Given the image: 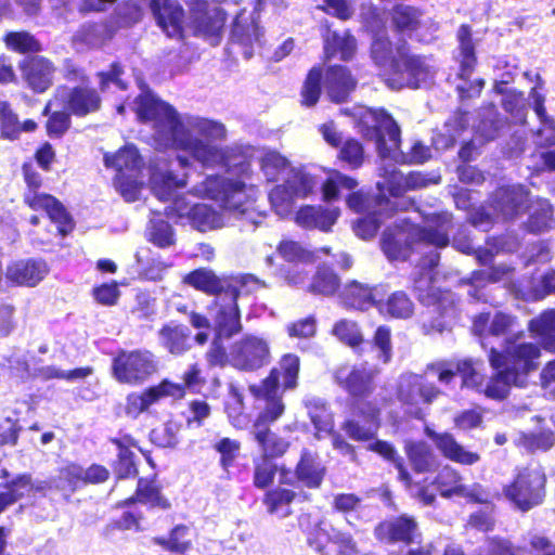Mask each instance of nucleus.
<instances>
[{
	"label": "nucleus",
	"instance_id": "61",
	"mask_svg": "<svg viewBox=\"0 0 555 555\" xmlns=\"http://www.w3.org/2000/svg\"><path fill=\"white\" fill-rule=\"evenodd\" d=\"M4 41L9 49L21 53L41 51L40 42L27 31L8 33Z\"/></svg>",
	"mask_w": 555,
	"mask_h": 555
},
{
	"label": "nucleus",
	"instance_id": "62",
	"mask_svg": "<svg viewBox=\"0 0 555 555\" xmlns=\"http://www.w3.org/2000/svg\"><path fill=\"white\" fill-rule=\"evenodd\" d=\"M54 482L55 488L74 492L78 487L85 485L83 468L77 464H69L60 470Z\"/></svg>",
	"mask_w": 555,
	"mask_h": 555
},
{
	"label": "nucleus",
	"instance_id": "50",
	"mask_svg": "<svg viewBox=\"0 0 555 555\" xmlns=\"http://www.w3.org/2000/svg\"><path fill=\"white\" fill-rule=\"evenodd\" d=\"M480 116L477 131L487 141L498 138L507 127V119L502 117L494 106L487 107Z\"/></svg>",
	"mask_w": 555,
	"mask_h": 555
},
{
	"label": "nucleus",
	"instance_id": "22",
	"mask_svg": "<svg viewBox=\"0 0 555 555\" xmlns=\"http://www.w3.org/2000/svg\"><path fill=\"white\" fill-rule=\"evenodd\" d=\"M399 205L397 201L392 202L384 194L376 196L372 211H369L354 222L353 231L356 235L363 240L373 237L384 220L393 216Z\"/></svg>",
	"mask_w": 555,
	"mask_h": 555
},
{
	"label": "nucleus",
	"instance_id": "23",
	"mask_svg": "<svg viewBox=\"0 0 555 555\" xmlns=\"http://www.w3.org/2000/svg\"><path fill=\"white\" fill-rule=\"evenodd\" d=\"M27 86L36 93L46 92L53 85L54 64L44 56L26 57L20 65Z\"/></svg>",
	"mask_w": 555,
	"mask_h": 555
},
{
	"label": "nucleus",
	"instance_id": "3",
	"mask_svg": "<svg viewBox=\"0 0 555 555\" xmlns=\"http://www.w3.org/2000/svg\"><path fill=\"white\" fill-rule=\"evenodd\" d=\"M359 126L363 135L375 142L383 162L422 164L430 157V150L416 141L408 153L400 150V128L385 111L370 107L361 108Z\"/></svg>",
	"mask_w": 555,
	"mask_h": 555
},
{
	"label": "nucleus",
	"instance_id": "47",
	"mask_svg": "<svg viewBox=\"0 0 555 555\" xmlns=\"http://www.w3.org/2000/svg\"><path fill=\"white\" fill-rule=\"evenodd\" d=\"M421 16L422 13L416 8L398 4L392 10L391 20L398 31L411 37L421 24Z\"/></svg>",
	"mask_w": 555,
	"mask_h": 555
},
{
	"label": "nucleus",
	"instance_id": "6",
	"mask_svg": "<svg viewBox=\"0 0 555 555\" xmlns=\"http://www.w3.org/2000/svg\"><path fill=\"white\" fill-rule=\"evenodd\" d=\"M545 481V474L539 466H527L517 470L513 482L504 487L503 493L518 509L527 512L542 503Z\"/></svg>",
	"mask_w": 555,
	"mask_h": 555
},
{
	"label": "nucleus",
	"instance_id": "42",
	"mask_svg": "<svg viewBox=\"0 0 555 555\" xmlns=\"http://www.w3.org/2000/svg\"><path fill=\"white\" fill-rule=\"evenodd\" d=\"M553 207L547 199L539 198L529 208L527 229L532 233H543L554 227Z\"/></svg>",
	"mask_w": 555,
	"mask_h": 555
},
{
	"label": "nucleus",
	"instance_id": "48",
	"mask_svg": "<svg viewBox=\"0 0 555 555\" xmlns=\"http://www.w3.org/2000/svg\"><path fill=\"white\" fill-rule=\"evenodd\" d=\"M435 483L442 496L449 498L453 494L466 496L469 495L466 487L457 472L450 466H444L437 475Z\"/></svg>",
	"mask_w": 555,
	"mask_h": 555
},
{
	"label": "nucleus",
	"instance_id": "37",
	"mask_svg": "<svg viewBox=\"0 0 555 555\" xmlns=\"http://www.w3.org/2000/svg\"><path fill=\"white\" fill-rule=\"evenodd\" d=\"M356 51V39L348 31L343 35L327 30L324 36V53L327 60L339 56L343 61L352 57Z\"/></svg>",
	"mask_w": 555,
	"mask_h": 555
},
{
	"label": "nucleus",
	"instance_id": "20",
	"mask_svg": "<svg viewBox=\"0 0 555 555\" xmlns=\"http://www.w3.org/2000/svg\"><path fill=\"white\" fill-rule=\"evenodd\" d=\"M182 396L183 390L180 384L164 380L157 386L150 387L142 393L132 392L128 395L125 412L128 416L135 418L164 397L180 398Z\"/></svg>",
	"mask_w": 555,
	"mask_h": 555
},
{
	"label": "nucleus",
	"instance_id": "1",
	"mask_svg": "<svg viewBox=\"0 0 555 555\" xmlns=\"http://www.w3.org/2000/svg\"><path fill=\"white\" fill-rule=\"evenodd\" d=\"M134 105L138 118L152 125L159 147L184 151L205 168H221L242 177L232 180L209 176L196 192L219 203L223 210L249 217L255 190L243 179L248 176L250 164L237 150L221 144L228 134L222 122L198 115H180L173 106L151 92L139 95Z\"/></svg>",
	"mask_w": 555,
	"mask_h": 555
},
{
	"label": "nucleus",
	"instance_id": "46",
	"mask_svg": "<svg viewBox=\"0 0 555 555\" xmlns=\"http://www.w3.org/2000/svg\"><path fill=\"white\" fill-rule=\"evenodd\" d=\"M191 18L195 31L201 35H214L220 28V22L208 10V2L196 0L191 7Z\"/></svg>",
	"mask_w": 555,
	"mask_h": 555
},
{
	"label": "nucleus",
	"instance_id": "21",
	"mask_svg": "<svg viewBox=\"0 0 555 555\" xmlns=\"http://www.w3.org/2000/svg\"><path fill=\"white\" fill-rule=\"evenodd\" d=\"M519 327L517 319L504 312H496L491 315L490 313H480L474 318L473 333L480 338L481 346L486 348L483 338L486 336H514L517 334Z\"/></svg>",
	"mask_w": 555,
	"mask_h": 555
},
{
	"label": "nucleus",
	"instance_id": "54",
	"mask_svg": "<svg viewBox=\"0 0 555 555\" xmlns=\"http://www.w3.org/2000/svg\"><path fill=\"white\" fill-rule=\"evenodd\" d=\"M339 286V278L337 274L326 266H321L318 268L311 284L309 285V291L314 294L321 295H333Z\"/></svg>",
	"mask_w": 555,
	"mask_h": 555
},
{
	"label": "nucleus",
	"instance_id": "24",
	"mask_svg": "<svg viewBox=\"0 0 555 555\" xmlns=\"http://www.w3.org/2000/svg\"><path fill=\"white\" fill-rule=\"evenodd\" d=\"M385 295L386 291L383 286L369 287L358 281H352L345 285L339 298L344 306L364 311L371 307L378 309V304Z\"/></svg>",
	"mask_w": 555,
	"mask_h": 555
},
{
	"label": "nucleus",
	"instance_id": "14",
	"mask_svg": "<svg viewBox=\"0 0 555 555\" xmlns=\"http://www.w3.org/2000/svg\"><path fill=\"white\" fill-rule=\"evenodd\" d=\"M268 341L256 335H244L230 347V365L244 372H254L270 362Z\"/></svg>",
	"mask_w": 555,
	"mask_h": 555
},
{
	"label": "nucleus",
	"instance_id": "45",
	"mask_svg": "<svg viewBox=\"0 0 555 555\" xmlns=\"http://www.w3.org/2000/svg\"><path fill=\"white\" fill-rule=\"evenodd\" d=\"M371 53L374 62L379 67H389L391 73L400 70V55L393 56L391 42L385 33H378L374 36ZM397 54H399L397 52Z\"/></svg>",
	"mask_w": 555,
	"mask_h": 555
},
{
	"label": "nucleus",
	"instance_id": "25",
	"mask_svg": "<svg viewBox=\"0 0 555 555\" xmlns=\"http://www.w3.org/2000/svg\"><path fill=\"white\" fill-rule=\"evenodd\" d=\"M375 535L382 541L403 542L411 544L421 537L417 522L413 517L402 515L380 522L375 529Z\"/></svg>",
	"mask_w": 555,
	"mask_h": 555
},
{
	"label": "nucleus",
	"instance_id": "56",
	"mask_svg": "<svg viewBox=\"0 0 555 555\" xmlns=\"http://www.w3.org/2000/svg\"><path fill=\"white\" fill-rule=\"evenodd\" d=\"M188 534L189 528L178 525L170 531L168 539L156 537L153 539V542L167 551L182 554L191 547V541L185 539Z\"/></svg>",
	"mask_w": 555,
	"mask_h": 555
},
{
	"label": "nucleus",
	"instance_id": "60",
	"mask_svg": "<svg viewBox=\"0 0 555 555\" xmlns=\"http://www.w3.org/2000/svg\"><path fill=\"white\" fill-rule=\"evenodd\" d=\"M554 442V434L550 429L542 430L538 434L521 433L516 441L518 446L530 452H534L537 450L546 451L553 447Z\"/></svg>",
	"mask_w": 555,
	"mask_h": 555
},
{
	"label": "nucleus",
	"instance_id": "52",
	"mask_svg": "<svg viewBox=\"0 0 555 555\" xmlns=\"http://www.w3.org/2000/svg\"><path fill=\"white\" fill-rule=\"evenodd\" d=\"M296 494L292 490L275 489L266 494L264 504L270 514L276 515L279 518H285L291 515V503Z\"/></svg>",
	"mask_w": 555,
	"mask_h": 555
},
{
	"label": "nucleus",
	"instance_id": "36",
	"mask_svg": "<svg viewBox=\"0 0 555 555\" xmlns=\"http://www.w3.org/2000/svg\"><path fill=\"white\" fill-rule=\"evenodd\" d=\"M304 403L308 415L317 430L315 437L321 439L322 435H330L334 429V420L325 401L314 396H307Z\"/></svg>",
	"mask_w": 555,
	"mask_h": 555
},
{
	"label": "nucleus",
	"instance_id": "32",
	"mask_svg": "<svg viewBox=\"0 0 555 555\" xmlns=\"http://www.w3.org/2000/svg\"><path fill=\"white\" fill-rule=\"evenodd\" d=\"M300 530L306 537V542L310 548L320 555H326V547L332 542V537L324 521L320 518H312L309 514H304L298 519Z\"/></svg>",
	"mask_w": 555,
	"mask_h": 555
},
{
	"label": "nucleus",
	"instance_id": "55",
	"mask_svg": "<svg viewBox=\"0 0 555 555\" xmlns=\"http://www.w3.org/2000/svg\"><path fill=\"white\" fill-rule=\"evenodd\" d=\"M230 400L225 405V411L231 424L238 429L246 428L249 424V418L243 411V396L234 385L230 386Z\"/></svg>",
	"mask_w": 555,
	"mask_h": 555
},
{
	"label": "nucleus",
	"instance_id": "59",
	"mask_svg": "<svg viewBox=\"0 0 555 555\" xmlns=\"http://www.w3.org/2000/svg\"><path fill=\"white\" fill-rule=\"evenodd\" d=\"M0 131L1 137L9 140H16L21 134L18 117L5 101H0Z\"/></svg>",
	"mask_w": 555,
	"mask_h": 555
},
{
	"label": "nucleus",
	"instance_id": "16",
	"mask_svg": "<svg viewBox=\"0 0 555 555\" xmlns=\"http://www.w3.org/2000/svg\"><path fill=\"white\" fill-rule=\"evenodd\" d=\"M165 215L170 219L186 218L191 225L201 232L224 225L223 217L217 210L206 204L191 205L185 198H176L165 208Z\"/></svg>",
	"mask_w": 555,
	"mask_h": 555
},
{
	"label": "nucleus",
	"instance_id": "27",
	"mask_svg": "<svg viewBox=\"0 0 555 555\" xmlns=\"http://www.w3.org/2000/svg\"><path fill=\"white\" fill-rule=\"evenodd\" d=\"M49 268L42 259H26L13 262L7 268V278L11 282L33 287L48 274Z\"/></svg>",
	"mask_w": 555,
	"mask_h": 555
},
{
	"label": "nucleus",
	"instance_id": "26",
	"mask_svg": "<svg viewBox=\"0 0 555 555\" xmlns=\"http://www.w3.org/2000/svg\"><path fill=\"white\" fill-rule=\"evenodd\" d=\"M357 409L364 417L365 424L361 425L356 420H348L341 428L356 441H369L375 437L378 429L379 409L370 402H361Z\"/></svg>",
	"mask_w": 555,
	"mask_h": 555
},
{
	"label": "nucleus",
	"instance_id": "7",
	"mask_svg": "<svg viewBox=\"0 0 555 555\" xmlns=\"http://www.w3.org/2000/svg\"><path fill=\"white\" fill-rule=\"evenodd\" d=\"M441 391L423 375L405 372L397 380L396 396L406 411L417 420L426 415L423 406H429Z\"/></svg>",
	"mask_w": 555,
	"mask_h": 555
},
{
	"label": "nucleus",
	"instance_id": "2",
	"mask_svg": "<svg viewBox=\"0 0 555 555\" xmlns=\"http://www.w3.org/2000/svg\"><path fill=\"white\" fill-rule=\"evenodd\" d=\"M451 215L448 212L433 214L424 217V224L416 225L411 217L398 215L393 224L386 228L382 236V249L390 260H405L413 245L421 247L423 254L418 262V275L414 278L413 287L418 300L434 307L440 319L433 320L431 330L443 333L450 330L456 315L457 299L449 289L436 286L433 270L438 266L439 248L449 245Z\"/></svg>",
	"mask_w": 555,
	"mask_h": 555
},
{
	"label": "nucleus",
	"instance_id": "38",
	"mask_svg": "<svg viewBox=\"0 0 555 555\" xmlns=\"http://www.w3.org/2000/svg\"><path fill=\"white\" fill-rule=\"evenodd\" d=\"M404 450L415 472L427 473L436 468L437 456L427 442L406 441Z\"/></svg>",
	"mask_w": 555,
	"mask_h": 555
},
{
	"label": "nucleus",
	"instance_id": "64",
	"mask_svg": "<svg viewBox=\"0 0 555 555\" xmlns=\"http://www.w3.org/2000/svg\"><path fill=\"white\" fill-rule=\"evenodd\" d=\"M260 167L268 181H274L288 168V162L278 152L266 153L260 160Z\"/></svg>",
	"mask_w": 555,
	"mask_h": 555
},
{
	"label": "nucleus",
	"instance_id": "58",
	"mask_svg": "<svg viewBox=\"0 0 555 555\" xmlns=\"http://www.w3.org/2000/svg\"><path fill=\"white\" fill-rule=\"evenodd\" d=\"M358 186V181L351 177L335 172L323 184V197L325 201H334L341 191H353Z\"/></svg>",
	"mask_w": 555,
	"mask_h": 555
},
{
	"label": "nucleus",
	"instance_id": "29",
	"mask_svg": "<svg viewBox=\"0 0 555 555\" xmlns=\"http://www.w3.org/2000/svg\"><path fill=\"white\" fill-rule=\"evenodd\" d=\"M159 345L173 356H181L192 348L191 331L183 324L170 322L158 332Z\"/></svg>",
	"mask_w": 555,
	"mask_h": 555
},
{
	"label": "nucleus",
	"instance_id": "11",
	"mask_svg": "<svg viewBox=\"0 0 555 555\" xmlns=\"http://www.w3.org/2000/svg\"><path fill=\"white\" fill-rule=\"evenodd\" d=\"M459 41V53L456 60L460 63V69L455 77V88L461 99L478 95L483 88V80H470L477 59L475 54V42L472 37V28L468 25H462L456 34Z\"/></svg>",
	"mask_w": 555,
	"mask_h": 555
},
{
	"label": "nucleus",
	"instance_id": "30",
	"mask_svg": "<svg viewBox=\"0 0 555 555\" xmlns=\"http://www.w3.org/2000/svg\"><path fill=\"white\" fill-rule=\"evenodd\" d=\"M494 207L506 218H512L524 209L528 202V191L525 186H503L494 193Z\"/></svg>",
	"mask_w": 555,
	"mask_h": 555
},
{
	"label": "nucleus",
	"instance_id": "53",
	"mask_svg": "<svg viewBox=\"0 0 555 555\" xmlns=\"http://www.w3.org/2000/svg\"><path fill=\"white\" fill-rule=\"evenodd\" d=\"M550 294H555V270L534 279L527 291H520L521 298L531 301L541 300Z\"/></svg>",
	"mask_w": 555,
	"mask_h": 555
},
{
	"label": "nucleus",
	"instance_id": "19",
	"mask_svg": "<svg viewBox=\"0 0 555 555\" xmlns=\"http://www.w3.org/2000/svg\"><path fill=\"white\" fill-rule=\"evenodd\" d=\"M378 371L366 363L359 366H341L335 372V379L350 396L358 399L369 397L375 389L374 379Z\"/></svg>",
	"mask_w": 555,
	"mask_h": 555
},
{
	"label": "nucleus",
	"instance_id": "39",
	"mask_svg": "<svg viewBox=\"0 0 555 555\" xmlns=\"http://www.w3.org/2000/svg\"><path fill=\"white\" fill-rule=\"evenodd\" d=\"M324 467L317 456L304 451L296 467L297 479L308 488H319L324 477Z\"/></svg>",
	"mask_w": 555,
	"mask_h": 555
},
{
	"label": "nucleus",
	"instance_id": "15",
	"mask_svg": "<svg viewBox=\"0 0 555 555\" xmlns=\"http://www.w3.org/2000/svg\"><path fill=\"white\" fill-rule=\"evenodd\" d=\"M313 189V179L302 171H292L284 184L274 186L269 193L270 204L280 217H287L297 198L306 197Z\"/></svg>",
	"mask_w": 555,
	"mask_h": 555
},
{
	"label": "nucleus",
	"instance_id": "8",
	"mask_svg": "<svg viewBox=\"0 0 555 555\" xmlns=\"http://www.w3.org/2000/svg\"><path fill=\"white\" fill-rule=\"evenodd\" d=\"M191 165L188 157L178 156L175 160L167 163L164 159H158L153 167H151V190L153 194L162 202L171 201L176 198H184L178 196L179 190L186 185V173H178L177 167L184 170Z\"/></svg>",
	"mask_w": 555,
	"mask_h": 555
},
{
	"label": "nucleus",
	"instance_id": "51",
	"mask_svg": "<svg viewBox=\"0 0 555 555\" xmlns=\"http://www.w3.org/2000/svg\"><path fill=\"white\" fill-rule=\"evenodd\" d=\"M135 501L163 509L170 507L169 502L160 495V492L154 481L145 479H140L138 481L135 498L129 499L125 504H130Z\"/></svg>",
	"mask_w": 555,
	"mask_h": 555
},
{
	"label": "nucleus",
	"instance_id": "4",
	"mask_svg": "<svg viewBox=\"0 0 555 555\" xmlns=\"http://www.w3.org/2000/svg\"><path fill=\"white\" fill-rule=\"evenodd\" d=\"M300 361L296 354H285L279 367L271 370L269 376L259 385H250L249 390L257 400H263L264 406L257 416L254 427H269L278 421L285 411L280 393V380L283 378L284 389H294L297 386Z\"/></svg>",
	"mask_w": 555,
	"mask_h": 555
},
{
	"label": "nucleus",
	"instance_id": "9",
	"mask_svg": "<svg viewBox=\"0 0 555 555\" xmlns=\"http://www.w3.org/2000/svg\"><path fill=\"white\" fill-rule=\"evenodd\" d=\"M112 369L119 383L138 386L157 371V360L145 349L122 350L113 359Z\"/></svg>",
	"mask_w": 555,
	"mask_h": 555
},
{
	"label": "nucleus",
	"instance_id": "57",
	"mask_svg": "<svg viewBox=\"0 0 555 555\" xmlns=\"http://www.w3.org/2000/svg\"><path fill=\"white\" fill-rule=\"evenodd\" d=\"M149 241L154 245L166 248L175 243V234L171 225L163 219H152L147 229Z\"/></svg>",
	"mask_w": 555,
	"mask_h": 555
},
{
	"label": "nucleus",
	"instance_id": "17",
	"mask_svg": "<svg viewBox=\"0 0 555 555\" xmlns=\"http://www.w3.org/2000/svg\"><path fill=\"white\" fill-rule=\"evenodd\" d=\"M59 102L65 103L64 107L72 114L86 116L100 108L101 98L96 90L88 87H59L55 91L54 99L47 103L43 115H49L53 107L59 106Z\"/></svg>",
	"mask_w": 555,
	"mask_h": 555
},
{
	"label": "nucleus",
	"instance_id": "44",
	"mask_svg": "<svg viewBox=\"0 0 555 555\" xmlns=\"http://www.w3.org/2000/svg\"><path fill=\"white\" fill-rule=\"evenodd\" d=\"M495 374L487 382L486 386L481 389L483 393L491 399H504L512 385L519 386L524 380H520L513 373L504 367H492Z\"/></svg>",
	"mask_w": 555,
	"mask_h": 555
},
{
	"label": "nucleus",
	"instance_id": "33",
	"mask_svg": "<svg viewBox=\"0 0 555 555\" xmlns=\"http://www.w3.org/2000/svg\"><path fill=\"white\" fill-rule=\"evenodd\" d=\"M356 88V80L344 66L330 67L325 77V89L332 101L340 103L347 100Z\"/></svg>",
	"mask_w": 555,
	"mask_h": 555
},
{
	"label": "nucleus",
	"instance_id": "34",
	"mask_svg": "<svg viewBox=\"0 0 555 555\" xmlns=\"http://www.w3.org/2000/svg\"><path fill=\"white\" fill-rule=\"evenodd\" d=\"M104 163L106 167L114 168L117 171L116 176L122 175V177L129 173L140 175L143 167V160L133 145H127L114 155L105 154Z\"/></svg>",
	"mask_w": 555,
	"mask_h": 555
},
{
	"label": "nucleus",
	"instance_id": "10",
	"mask_svg": "<svg viewBox=\"0 0 555 555\" xmlns=\"http://www.w3.org/2000/svg\"><path fill=\"white\" fill-rule=\"evenodd\" d=\"M378 170L380 179L377 181L376 186L380 194L385 195V192H388L393 197L391 201H397L400 204L397 210H406L409 206H413L410 199L400 198L405 191L422 189L430 183V179L418 171L404 176L391 162H383Z\"/></svg>",
	"mask_w": 555,
	"mask_h": 555
},
{
	"label": "nucleus",
	"instance_id": "49",
	"mask_svg": "<svg viewBox=\"0 0 555 555\" xmlns=\"http://www.w3.org/2000/svg\"><path fill=\"white\" fill-rule=\"evenodd\" d=\"M367 449L392 463L398 470L399 479L408 487L411 485V475L403 464V459L398 454L396 448L391 443L384 440H376L370 443Z\"/></svg>",
	"mask_w": 555,
	"mask_h": 555
},
{
	"label": "nucleus",
	"instance_id": "13",
	"mask_svg": "<svg viewBox=\"0 0 555 555\" xmlns=\"http://www.w3.org/2000/svg\"><path fill=\"white\" fill-rule=\"evenodd\" d=\"M25 181L29 186L25 202L35 210H44L51 221L56 224L61 235L68 234L73 230L74 223L65 207L52 195L37 192L41 185L40 175L25 170Z\"/></svg>",
	"mask_w": 555,
	"mask_h": 555
},
{
	"label": "nucleus",
	"instance_id": "12",
	"mask_svg": "<svg viewBox=\"0 0 555 555\" xmlns=\"http://www.w3.org/2000/svg\"><path fill=\"white\" fill-rule=\"evenodd\" d=\"M400 55V70H393V77L389 83L393 88L406 86L417 89L427 87L434 81L436 74L435 65L431 59L420 55H409L404 44L398 46Z\"/></svg>",
	"mask_w": 555,
	"mask_h": 555
},
{
	"label": "nucleus",
	"instance_id": "35",
	"mask_svg": "<svg viewBox=\"0 0 555 555\" xmlns=\"http://www.w3.org/2000/svg\"><path fill=\"white\" fill-rule=\"evenodd\" d=\"M93 373L92 367H77L70 371H64L55 365H43L42 361L36 357H33V372L31 378H38L43 382L50 379H65L68 382H75L85 379Z\"/></svg>",
	"mask_w": 555,
	"mask_h": 555
},
{
	"label": "nucleus",
	"instance_id": "18",
	"mask_svg": "<svg viewBox=\"0 0 555 555\" xmlns=\"http://www.w3.org/2000/svg\"><path fill=\"white\" fill-rule=\"evenodd\" d=\"M240 291L229 286L215 299L214 327L218 338H231L242 331L241 313L237 306Z\"/></svg>",
	"mask_w": 555,
	"mask_h": 555
},
{
	"label": "nucleus",
	"instance_id": "28",
	"mask_svg": "<svg viewBox=\"0 0 555 555\" xmlns=\"http://www.w3.org/2000/svg\"><path fill=\"white\" fill-rule=\"evenodd\" d=\"M425 434L434 441L437 449L443 454V456L453 462L464 465H473L480 460L478 453L467 451L449 433L438 434L431 428L426 427Z\"/></svg>",
	"mask_w": 555,
	"mask_h": 555
},
{
	"label": "nucleus",
	"instance_id": "43",
	"mask_svg": "<svg viewBox=\"0 0 555 555\" xmlns=\"http://www.w3.org/2000/svg\"><path fill=\"white\" fill-rule=\"evenodd\" d=\"M251 434L263 454V459L281 456L289 447L288 441L271 431L269 427H253Z\"/></svg>",
	"mask_w": 555,
	"mask_h": 555
},
{
	"label": "nucleus",
	"instance_id": "5",
	"mask_svg": "<svg viewBox=\"0 0 555 555\" xmlns=\"http://www.w3.org/2000/svg\"><path fill=\"white\" fill-rule=\"evenodd\" d=\"M524 333L506 337L502 349L490 348L488 359L491 367H504L520 380L538 366L537 360L541 354L540 347L522 340Z\"/></svg>",
	"mask_w": 555,
	"mask_h": 555
},
{
	"label": "nucleus",
	"instance_id": "41",
	"mask_svg": "<svg viewBox=\"0 0 555 555\" xmlns=\"http://www.w3.org/2000/svg\"><path fill=\"white\" fill-rule=\"evenodd\" d=\"M184 282L198 291L216 295V297L225 292L229 286H232L219 279L211 270L204 268L189 273L184 278Z\"/></svg>",
	"mask_w": 555,
	"mask_h": 555
},
{
	"label": "nucleus",
	"instance_id": "63",
	"mask_svg": "<svg viewBox=\"0 0 555 555\" xmlns=\"http://www.w3.org/2000/svg\"><path fill=\"white\" fill-rule=\"evenodd\" d=\"M333 334L344 344L356 348L363 341L358 324L350 320H340L333 327Z\"/></svg>",
	"mask_w": 555,
	"mask_h": 555
},
{
	"label": "nucleus",
	"instance_id": "31",
	"mask_svg": "<svg viewBox=\"0 0 555 555\" xmlns=\"http://www.w3.org/2000/svg\"><path fill=\"white\" fill-rule=\"evenodd\" d=\"M339 216L338 208H323L321 206L301 207L296 215L298 225L306 229H320L330 231Z\"/></svg>",
	"mask_w": 555,
	"mask_h": 555
},
{
	"label": "nucleus",
	"instance_id": "40",
	"mask_svg": "<svg viewBox=\"0 0 555 555\" xmlns=\"http://www.w3.org/2000/svg\"><path fill=\"white\" fill-rule=\"evenodd\" d=\"M378 311L390 318L409 319L413 315L414 304L404 292L397 291L379 301Z\"/></svg>",
	"mask_w": 555,
	"mask_h": 555
}]
</instances>
